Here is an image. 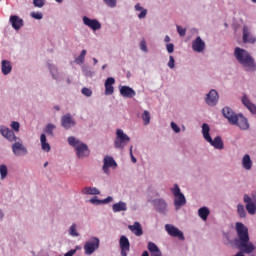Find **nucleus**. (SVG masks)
Listing matches in <instances>:
<instances>
[{
    "label": "nucleus",
    "instance_id": "obj_53",
    "mask_svg": "<svg viewBox=\"0 0 256 256\" xmlns=\"http://www.w3.org/2000/svg\"><path fill=\"white\" fill-rule=\"evenodd\" d=\"M108 203H113V197L108 196L105 199L102 200V205H107Z\"/></svg>",
    "mask_w": 256,
    "mask_h": 256
},
{
    "label": "nucleus",
    "instance_id": "obj_50",
    "mask_svg": "<svg viewBox=\"0 0 256 256\" xmlns=\"http://www.w3.org/2000/svg\"><path fill=\"white\" fill-rule=\"evenodd\" d=\"M169 69H175V58L173 56H169V61L167 63Z\"/></svg>",
    "mask_w": 256,
    "mask_h": 256
},
{
    "label": "nucleus",
    "instance_id": "obj_39",
    "mask_svg": "<svg viewBox=\"0 0 256 256\" xmlns=\"http://www.w3.org/2000/svg\"><path fill=\"white\" fill-rule=\"evenodd\" d=\"M237 213L240 219H245L247 217V211H245V206L243 204L237 205Z\"/></svg>",
    "mask_w": 256,
    "mask_h": 256
},
{
    "label": "nucleus",
    "instance_id": "obj_18",
    "mask_svg": "<svg viewBox=\"0 0 256 256\" xmlns=\"http://www.w3.org/2000/svg\"><path fill=\"white\" fill-rule=\"evenodd\" d=\"M222 115H223V117H225V119H227V121L230 125H233V123H236L237 116L239 114L235 113V111H233V109H231V107L225 106L222 109Z\"/></svg>",
    "mask_w": 256,
    "mask_h": 256
},
{
    "label": "nucleus",
    "instance_id": "obj_33",
    "mask_svg": "<svg viewBox=\"0 0 256 256\" xmlns=\"http://www.w3.org/2000/svg\"><path fill=\"white\" fill-rule=\"evenodd\" d=\"M113 213H121V211H127V204L123 201H119L112 205Z\"/></svg>",
    "mask_w": 256,
    "mask_h": 256
},
{
    "label": "nucleus",
    "instance_id": "obj_23",
    "mask_svg": "<svg viewBox=\"0 0 256 256\" xmlns=\"http://www.w3.org/2000/svg\"><path fill=\"white\" fill-rule=\"evenodd\" d=\"M241 103L244 105V107H246V109H248V111H250V113H252V115H256V105L251 102L247 94H244L241 97Z\"/></svg>",
    "mask_w": 256,
    "mask_h": 256
},
{
    "label": "nucleus",
    "instance_id": "obj_58",
    "mask_svg": "<svg viewBox=\"0 0 256 256\" xmlns=\"http://www.w3.org/2000/svg\"><path fill=\"white\" fill-rule=\"evenodd\" d=\"M141 256H149V252L148 251H144Z\"/></svg>",
    "mask_w": 256,
    "mask_h": 256
},
{
    "label": "nucleus",
    "instance_id": "obj_14",
    "mask_svg": "<svg viewBox=\"0 0 256 256\" xmlns=\"http://www.w3.org/2000/svg\"><path fill=\"white\" fill-rule=\"evenodd\" d=\"M148 203H151L153 207H155L156 211L158 213H161V215H167V202L165 199L160 198V199H149Z\"/></svg>",
    "mask_w": 256,
    "mask_h": 256
},
{
    "label": "nucleus",
    "instance_id": "obj_32",
    "mask_svg": "<svg viewBox=\"0 0 256 256\" xmlns=\"http://www.w3.org/2000/svg\"><path fill=\"white\" fill-rule=\"evenodd\" d=\"M1 71L4 75H9L11 73V71H13V66L11 65V61L2 60Z\"/></svg>",
    "mask_w": 256,
    "mask_h": 256
},
{
    "label": "nucleus",
    "instance_id": "obj_28",
    "mask_svg": "<svg viewBox=\"0 0 256 256\" xmlns=\"http://www.w3.org/2000/svg\"><path fill=\"white\" fill-rule=\"evenodd\" d=\"M147 249L150 253V256H163V252H161V249H159L153 242H148Z\"/></svg>",
    "mask_w": 256,
    "mask_h": 256
},
{
    "label": "nucleus",
    "instance_id": "obj_60",
    "mask_svg": "<svg viewBox=\"0 0 256 256\" xmlns=\"http://www.w3.org/2000/svg\"><path fill=\"white\" fill-rule=\"evenodd\" d=\"M66 83L69 85L71 84V79L67 78Z\"/></svg>",
    "mask_w": 256,
    "mask_h": 256
},
{
    "label": "nucleus",
    "instance_id": "obj_26",
    "mask_svg": "<svg viewBox=\"0 0 256 256\" xmlns=\"http://www.w3.org/2000/svg\"><path fill=\"white\" fill-rule=\"evenodd\" d=\"M10 23L15 31H19L23 27V19L19 16H10Z\"/></svg>",
    "mask_w": 256,
    "mask_h": 256
},
{
    "label": "nucleus",
    "instance_id": "obj_25",
    "mask_svg": "<svg viewBox=\"0 0 256 256\" xmlns=\"http://www.w3.org/2000/svg\"><path fill=\"white\" fill-rule=\"evenodd\" d=\"M241 166L244 171H251L253 169V160L251 159V155L245 154L242 157Z\"/></svg>",
    "mask_w": 256,
    "mask_h": 256
},
{
    "label": "nucleus",
    "instance_id": "obj_11",
    "mask_svg": "<svg viewBox=\"0 0 256 256\" xmlns=\"http://www.w3.org/2000/svg\"><path fill=\"white\" fill-rule=\"evenodd\" d=\"M82 22H83V25H85V27H88L93 32L101 31V29L103 27L99 20H97L95 18H89V16H83Z\"/></svg>",
    "mask_w": 256,
    "mask_h": 256
},
{
    "label": "nucleus",
    "instance_id": "obj_21",
    "mask_svg": "<svg viewBox=\"0 0 256 256\" xmlns=\"http://www.w3.org/2000/svg\"><path fill=\"white\" fill-rule=\"evenodd\" d=\"M61 125L64 129H72V127H75L77 125V122H75V119H73V116L71 114H66L61 117Z\"/></svg>",
    "mask_w": 256,
    "mask_h": 256
},
{
    "label": "nucleus",
    "instance_id": "obj_55",
    "mask_svg": "<svg viewBox=\"0 0 256 256\" xmlns=\"http://www.w3.org/2000/svg\"><path fill=\"white\" fill-rule=\"evenodd\" d=\"M130 158H131L132 163H137V158H135L133 153H131Z\"/></svg>",
    "mask_w": 256,
    "mask_h": 256
},
{
    "label": "nucleus",
    "instance_id": "obj_57",
    "mask_svg": "<svg viewBox=\"0 0 256 256\" xmlns=\"http://www.w3.org/2000/svg\"><path fill=\"white\" fill-rule=\"evenodd\" d=\"M93 65H97L99 63V60L97 58H92Z\"/></svg>",
    "mask_w": 256,
    "mask_h": 256
},
{
    "label": "nucleus",
    "instance_id": "obj_30",
    "mask_svg": "<svg viewBox=\"0 0 256 256\" xmlns=\"http://www.w3.org/2000/svg\"><path fill=\"white\" fill-rule=\"evenodd\" d=\"M82 195H101V190L97 187L86 186L81 190Z\"/></svg>",
    "mask_w": 256,
    "mask_h": 256
},
{
    "label": "nucleus",
    "instance_id": "obj_22",
    "mask_svg": "<svg viewBox=\"0 0 256 256\" xmlns=\"http://www.w3.org/2000/svg\"><path fill=\"white\" fill-rule=\"evenodd\" d=\"M119 93L125 99H133L137 95V92L129 86H119Z\"/></svg>",
    "mask_w": 256,
    "mask_h": 256
},
{
    "label": "nucleus",
    "instance_id": "obj_6",
    "mask_svg": "<svg viewBox=\"0 0 256 256\" xmlns=\"http://www.w3.org/2000/svg\"><path fill=\"white\" fill-rule=\"evenodd\" d=\"M101 245V240L97 236L90 237L84 244L85 255H93L99 246Z\"/></svg>",
    "mask_w": 256,
    "mask_h": 256
},
{
    "label": "nucleus",
    "instance_id": "obj_16",
    "mask_svg": "<svg viewBox=\"0 0 256 256\" xmlns=\"http://www.w3.org/2000/svg\"><path fill=\"white\" fill-rule=\"evenodd\" d=\"M243 201L245 203V209L249 215H255L256 213V199L255 197L249 196V194H244Z\"/></svg>",
    "mask_w": 256,
    "mask_h": 256
},
{
    "label": "nucleus",
    "instance_id": "obj_37",
    "mask_svg": "<svg viewBox=\"0 0 256 256\" xmlns=\"http://www.w3.org/2000/svg\"><path fill=\"white\" fill-rule=\"evenodd\" d=\"M87 56V50H82L80 55L75 58L74 63H76V65H83V63H85V57Z\"/></svg>",
    "mask_w": 256,
    "mask_h": 256
},
{
    "label": "nucleus",
    "instance_id": "obj_20",
    "mask_svg": "<svg viewBox=\"0 0 256 256\" xmlns=\"http://www.w3.org/2000/svg\"><path fill=\"white\" fill-rule=\"evenodd\" d=\"M119 246L121 250V256H127L131 249V243L129 242V238H127V236L125 235H122L119 239Z\"/></svg>",
    "mask_w": 256,
    "mask_h": 256
},
{
    "label": "nucleus",
    "instance_id": "obj_7",
    "mask_svg": "<svg viewBox=\"0 0 256 256\" xmlns=\"http://www.w3.org/2000/svg\"><path fill=\"white\" fill-rule=\"evenodd\" d=\"M11 149L15 157H25L29 155V149H27V146L23 145L22 141H14L11 145Z\"/></svg>",
    "mask_w": 256,
    "mask_h": 256
},
{
    "label": "nucleus",
    "instance_id": "obj_44",
    "mask_svg": "<svg viewBox=\"0 0 256 256\" xmlns=\"http://www.w3.org/2000/svg\"><path fill=\"white\" fill-rule=\"evenodd\" d=\"M11 129L15 131L16 133H19V129H21V124L17 121H12L10 124Z\"/></svg>",
    "mask_w": 256,
    "mask_h": 256
},
{
    "label": "nucleus",
    "instance_id": "obj_9",
    "mask_svg": "<svg viewBox=\"0 0 256 256\" xmlns=\"http://www.w3.org/2000/svg\"><path fill=\"white\" fill-rule=\"evenodd\" d=\"M242 41L246 45H255L256 36L253 34L251 27L244 25L242 29Z\"/></svg>",
    "mask_w": 256,
    "mask_h": 256
},
{
    "label": "nucleus",
    "instance_id": "obj_64",
    "mask_svg": "<svg viewBox=\"0 0 256 256\" xmlns=\"http://www.w3.org/2000/svg\"><path fill=\"white\" fill-rule=\"evenodd\" d=\"M249 256H256L255 254H253V252L252 253H250V255Z\"/></svg>",
    "mask_w": 256,
    "mask_h": 256
},
{
    "label": "nucleus",
    "instance_id": "obj_41",
    "mask_svg": "<svg viewBox=\"0 0 256 256\" xmlns=\"http://www.w3.org/2000/svg\"><path fill=\"white\" fill-rule=\"evenodd\" d=\"M57 127L54 125V124H51V123H49V124H47L46 125V127H45V129H44V132L47 134V135H49L50 137H53V131H55V129H56Z\"/></svg>",
    "mask_w": 256,
    "mask_h": 256
},
{
    "label": "nucleus",
    "instance_id": "obj_24",
    "mask_svg": "<svg viewBox=\"0 0 256 256\" xmlns=\"http://www.w3.org/2000/svg\"><path fill=\"white\" fill-rule=\"evenodd\" d=\"M113 85H115V78L108 77L104 82L105 95H113L115 93V87Z\"/></svg>",
    "mask_w": 256,
    "mask_h": 256
},
{
    "label": "nucleus",
    "instance_id": "obj_40",
    "mask_svg": "<svg viewBox=\"0 0 256 256\" xmlns=\"http://www.w3.org/2000/svg\"><path fill=\"white\" fill-rule=\"evenodd\" d=\"M141 117L144 125H149V123H151V113L148 110H144Z\"/></svg>",
    "mask_w": 256,
    "mask_h": 256
},
{
    "label": "nucleus",
    "instance_id": "obj_17",
    "mask_svg": "<svg viewBox=\"0 0 256 256\" xmlns=\"http://www.w3.org/2000/svg\"><path fill=\"white\" fill-rule=\"evenodd\" d=\"M206 48L207 44H205V40L201 39V36H197L192 41V51H194V53H204Z\"/></svg>",
    "mask_w": 256,
    "mask_h": 256
},
{
    "label": "nucleus",
    "instance_id": "obj_42",
    "mask_svg": "<svg viewBox=\"0 0 256 256\" xmlns=\"http://www.w3.org/2000/svg\"><path fill=\"white\" fill-rule=\"evenodd\" d=\"M104 5L106 7H109V9H115L117 7V0H102Z\"/></svg>",
    "mask_w": 256,
    "mask_h": 256
},
{
    "label": "nucleus",
    "instance_id": "obj_61",
    "mask_svg": "<svg viewBox=\"0 0 256 256\" xmlns=\"http://www.w3.org/2000/svg\"><path fill=\"white\" fill-rule=\"evenodd\" d=\"M129 151H130V155H131V153H133V146L130 147Z\"/></svg>",
    "mask_w": 256,
    "mask_h": 256
},
{
    "label": "nucleus",
    "instance_id": "obj_10",
    "mask_svg": "<svg viewBox=\"0 0 256 256\" xmlns=\"http://www.w3.org/2000/svg\"><path fill=\"white\" fill-rule=\"evenodd\" d=\"M117 161H115V158L113 156H105L103 158V165H102V171L105 175H111L110 169H117Z\"/></svg>",
    "mask_w": 256,
    "mask_h": 256
},
{
    "label": "nucleus",
    "instance_id": "obj_19",
    "mask_svg": "<svg viewBox=\"0 0 256 256\" xmlns=\"http://www.w3.org/2000/svg\"><path fill=\"white\" fill-rule=\"evenodd\" d=\"M232 125H235L236 127L240 128L241 131H249V120H247V117H245L243 114L239 113L238 116H236V123H232Z\"/></svg>",
    "mask_w": 256,
    "mask_h": 256
},
{
    "label": "nucleus",
    "instance_id": "obj_51",
    "mask_svg": "<svg viewBox=\"0 0 256 256\" xmlns=\"http://www.w3.org/2000/svg\"><path fill=\"white\" fill-rule=\"evenodd\" d=\"M166 51L171 55V53L175 52V45L173 43L166 44Z\"/></svg>",
    "mask_w": 256,
    "mask_h": 256
},
{
    "label": "nucleus",
    "instance_id": "obj_52",
    "mask_svg": "<svg viewBox=\"0 0 256 256\" xmlns=\"http://www.w3.org/2000/svg\"><path fill=\"white\" fill-rule=\"evenodd\" d=\"M140 49L141 51H143L144 53H148L149 49L147 48V42L145 40H142L140 42Z\"/></svg>",
    "mask_w": 256,
    "mask_h": 256
},
{
    "label": "nucleus",
    "instance_id": "obj_27",
    "mask_svg": "<svg viewBox=\"0 0 256 256\" xmlns=\"http://www.w3.org/2000/svg\"><path fill=\"white\" fill-rule=\"evenodd\" d=\"M128 229L136 235V237H141L143 235V227H141V223L134 222L133 225H129Z\"/></svg>",
    "mask_w": 256,
    "mask_h": 256
},
{
    "label": "nucleus",
    "instance_id": "obj_48",
    "mask_svg": "<svg viewBox=\"0 0 256 256\" xmlns=\"http://www.w3.org/2000/svg\"><path fill=\"white\" fill-rule=\"evenodd\" d=\"M34 7H38V9H41V7L45 6V0H33Z\"/></svg>",
    "mask_w": 256,
    "mask_h": 256
},
{
    "label": "nucleus",
    "instance_id": "obj_29",
    "mask_svg": "<svg viewBox=\"0 0 256 256\" xmlns=\"http://www.w3.org/2000/svg\"><path fill=\"white\" fill-rule=\"evenodd\" d=\"M134 11L138 12V19H145L147 17L148 10L141 6V3H136L134 5Z\"/></svg>",
    "mask_w": 256,
    "mask_h": 256
},
{
    "label": "nucleus",
    "instance_id": "obj_46",
    "mask_svg": "<svg viewBox=\"0 0 256 256\" xmlns=\"http://www.w3.org/2000/svg\"><path fill=\"white\" fill-rule=\"evenodd\" d=\"M30 16L32 17V19H37L38 21H41V19H43V13L41 12H31Z\"/></svg>",
    "mask_w": 256,
    "mask_h": 256
},
{
    "label": "nucleus",
    "instance_id": "obj_47",
    "mask_svg": "<svg viewBox=\"0 0 256 256\" xmlns=\"http://www.w3.org/2000/svg\"><path fill=\"white\" fill-rule=\"evenodd\" d=\"M170 126H171L172 131H174V133H181V127H179V125H177V123L171 122Z\"/></svg>",
    "mask_w": 256,
    "mask_h": 256
},
{
    "label": "nucleus",
    "instance_id": "obj_43",
    "mask_svg": "<svg viewBox=\"0 0 256 256\" xmlns=\"http://www.w3.org/2000/svg\"><path fill=\"white\" fill-rule=\"evenodd\" d=\"M89 203L92 205H103V200L99 199L97 196H94L89 200Z\"/></svg>",
    "mask_w": 256,
    "mask_h": 256
},
{
    "label": "nucleus",
    "instance_id": "obj_63",
    "mask_svg": "<svg viewBox=\"0 0 256 256\" xmlns=\"http://www.w3.org/2000/svg\"><path fill=\"white\" fill-rule=\"evenodd\" d=\"M56 3H63V0H55Z\"/></svg>",
    "mask_w": 256,
    "mask_h": 256
},
{
    "label": "nucleus",
    "instance_id": "obj_49",
    "mask_svg": "<svg viewBox=\"0 0 256 256\" xmlns=\"http://www.w3.org/2000/svg\"><path fill=\"white\" fill-rule=\"evenodd\" d=\"M177 33L180 35V37H185L187 33V29L181 27V26H176Z\"/></svg>",
    "mask_w": 256,
    "mask_h": 256
},
{
    "label": "nucleus",
    "instance_id": "obj_34",
    "mask_svg": "<svg viewBox=\"0 0 256 256\" xmlns=\"http://www.w3.org/2000/svg\"><path fill=\"white\" fill-rule=\"evenodd\" d=\"M210 213L211 211L209 210V208H207V206L198 209V217H200L202 221H207V218L209 217Z\"/></svg>",
    "mask_w": 256,
    "mask_h": 256
},
{
    "label": "nucleus",
    "instance_id": "obj_56",
    "mask_svg": "<svg viewBox=\"0 0 256 256\" xmlns=\"http://www.w3.org/2000/svg\"><path fill=\"white\" fill-rule=\"evenodd\" d=\"M164 41L165 43H169L171 41V37H169V35H166Z\"/></svg>",
    "mask_w": 256,
    "mask_h": 256
},
{
    "label": "nucleus",
    "instance_id": "obj_59",
    "mask_svg": "<svg viewBox=\"0 0 256 256\" xmlns=\"http://www.w3.org/2000/svg\"><path fill=\"white\" fill-rule=\"evenodd\" d=\"M105 69H107V64H104V65L102 66V70L105 71Z\"/></svg>",
    "mask_w": 256,
    "mask_h": 256
},
{
    "label": "nucleus",
    "instance_id": "obj_8",
    "mask_svg": "<svg viewBox=\"0 0 256 256\" xmlns=\"http://www.w3.org/2000/svg\"><path fill=\"white\" fill-rule=\"evenodd\" d=\"M48 69L52 79L56 81V83H63V81H65L67 74L63 71H59V68L56 65L48 63Z\"/></svg>",
    "mask_w": 256,
    "mask_h": 256
},
{
    "label": "nucleus",
    "instance_id": "obj_38",
    "mask_svg": "<svg viewBox=\"0 0 256 256\" xmlns=\"http://www.w3.org/2000/svg\"><path fill=\"white\" fill-rule=\"evenodd\" d=\"M7 175H9V169L7 168V165L0 164V179H1V181H4V179H7Z\"/></svg>",
    "mask_w": 256,
    "mask_h": 256
},
{
    "label": "nucleus",
    "instance_id": "obj_4",
    "mask_svg": "<svg viewBox=\"0 0 256 256\" xmlns=\"http://www.w3.org/2000/svg\"><path fill=\"white\" fill-rule=\"evenodd\" d=\"M129 143H131V137H129V135H127L123 129L117 128L114 138V148L123 151V149L129 145Z\"/></svg>",
    "mask_w": 256,
    "mask_h": 256
},
{
    "label": "nucleus",
    "instance_id": "obj_1",
    "mask_svg": "<svg viewBox=\"0 0 256 256\" xmlns=\"http://www.w3.org/2000/svg\"><path fill=\"white\" fill-rule=\"evenodd\" d=\"M233 57L245 73L256 72V61L249 50L241 47H235Z\"/></svg>",
    "mask_w": 256,
    "mask_h": 256
},
{
    "label": "nucleus",
    "instance_id": "obj_2",
    "mask_svg": "<svg viewBox=\"0 0 256 256\" xmlns=\"http://www.w3.org/2000/svg\"><path fill=\"white\" fill-rule=\"evenodd\" d=\"M67 143L70 147L74 148L78 159H86L91 155V150H89V146L85 144V142L81 141L79 138L75 136H69L67 138Z\"/></svg>",
    "mask_w": 256,
    "mask_h": 256
},
{
    "label": "nucleus",
    "instance_id": "obj_3",
    "mask_svg": "<svg viewBox=\"0 0 256 256\" xmlns=\"http://www.w3.org/2000/svg\"><path fill=\"white\" fill-rule=\"evenodd\" d=\"M202 136L205 142L209 143L214 149L218 151L225 149V143H223L221 136H216L214 139L211 137V127L207 123L202 124Z\"/></svg>",
    "mask_w": 256,
    "mask_h": 256
},
{
    "label": "nucleus",
    "instance_id": "obj_54",
    "mask_svg": "<svg viewBox=\"0 0 256 256\" xmlns=\"http://www.w3.org/2000/svg\"><path fill=\"white\" fill-rule=\"evenodd\" d=\"M4 217H5V212H3L2 209H0V221H3Z\"/></svg>",
    "mask_w": 256,
    "mask_h": 256
},
{
    "label": "nucleus",
    "instance_id": "obj_5",
    "mask_svg": "<svg viewBox=\"0 0 256 256\" xmlns=\"http://www.w3.org/2000/svg\"><path fill=\"white\" fill-rule=\"evenodd\" d=\"M172 195L174 196V207L176 211H179L181 207L187 205V198H185V194L181 192V188L179 184H174L172 188H170Z\"/></svg>",
    "mask_w": 256,
    "mask_h": 256
},
{
    "label": "nucleus",
    "instance_id": "obj_36",
    "mask_svg": "<svg viewBox=\"0 0 256 256\" xmlns=\"http://www.w3.org/2000/svg\"><path fill=\"white\" fill-rule=\"evenodd\" d=\"M81 69L84 76L89 77L90 79L95 77V71L91 70V67L83 65Z\"/></svg>",
    "mask_w": 256,
    "mask_h": 256
},
{
    "label": "nucleus",
    "instance_id": "obj_12",
    "mask_svg": "<svg viewBox=\"0 0 256 256\" xmlns=\"http://www.w3.org/2000/svg\"><path fill=\"white\" fill-rule=\"evenodd\" d=\"M0 135H2V137L6 139V141H9V143L19 141V137L15 135V131L5 125H0Z\"/></svg>",
    "mask_w": 256,
    "mask_h": 256
},
{
    "label": "nucleus",
    "instance_id": "obj_31",
    "mask_svg": "<svg viewBox=\"0 0 256 256\" xmlns=\"http://www.w3.org/2000/svg\"><path fill=\"white\" fill-rule=\"evenodd\" d=\"M40 145H41L42 151H45V153H49V151H51V144L47 142V135L45 134L40 135Z\"/></svg>",
    "mask_w": 256,
    "mask_h": 256
},
{
    "label": "nucleus",
    "instance_id": "obj_45",
    "mask_svg": "<svg viewBox=\"0 0 256 256\" xmlns=\"http://www.w3.org/2000/svg\"><path fill=\"white\" fill-rule=\"evenodd\" d=\"M81 93L85 97H91V95H93V90H91V88L84 87L82 88Z\"/></svg>",
    "mask_w": 256,
    "mask_h": 256
},
{
    "label": "nucleus",
    "instance_id": "obj_13",
    "mask_svg": "<svg viewBox=\"0 0 256 256\" xmlns=\"http://www.w3.org/2000/svg\"><path fill=\"white\" fill-rule=\"evenodd\" d=\"M204 101L208 107H215L219 103V92L216 89H210L205 95Z\"/></svg>",
    "mask_w": 256,
    "mask_h": 256
},
{
    "label": "nucleus",
    "instance_id": "obj_62",
    "mask_svg": "<svg viewBox=\"0 0 256 256\" xmlns=\"http://www.w3.org/2000/svg\"><path fill=\"white\" fill-rule=\"evenodd\" d=\"M54 109H56V111H60L59 106H55Z\"/></svg>",
    "mask_w": 256,
    "mask_h": 256
},
{
    "label": "nucleus",
    "instance_id": "obj_15",
    "mask_svg": "<svg viewBox=\"0 0 256 256\" xmlns=\"http://www.w3.org/2000/svg\"><path fill=\"white\" fill-rule=\"evenodd\" d=\"M165 231L170 237H176V239H179V241H185L183 231L175 227L173 224H166Z\"/></svg>",
    "mask_w": 256,
    "mask_h": 256
},
{
    "label": "nucleus",
    "instance_id": "obj_35",
    "mask_svg": "<svg viewBox=\"0 0 256 256\" xmlns=\"http://www.w3.org/2000/svg\"><path fill=\"white\" fill-rule=\"evenodd\" d=\"M68 235L74 238L81 237V233H79V229L75 223H72L68 228Z\"/></svg>",
    "mask_w": 256,
    "mask_h": 256
}]
</instances>
